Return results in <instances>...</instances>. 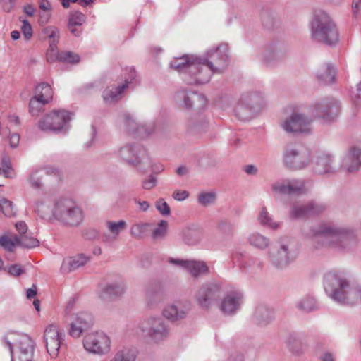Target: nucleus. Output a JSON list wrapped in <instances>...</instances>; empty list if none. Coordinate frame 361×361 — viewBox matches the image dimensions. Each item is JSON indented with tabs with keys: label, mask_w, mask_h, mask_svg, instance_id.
I'll return each instance as SVG.
<instances>
[{
	"label": "nucleus",
	"mask_w": 361,
	"mask_h": 361,
	"mask_svg": "<svg viewBox=\"0 0 361 361\" xmlns=\"http://www.w3.org/2000/svg\"><path fill=\"white\" fill-rule=\"evenodd\" d=\"M323 286L328 297L337 303L354 305L361 302V285H353L349 274L343 270L325 273Z\"/></svg>",
	"instance_id": "f257e3e1"
},
{
	"label": "nucleus",
	"mask_w": 361,
	"mask_h": 361,
	"mask_svg": "<svg viewBox=\"0 0 361 361\" xmlns=\"http://www.w3.org/2000/svg\"><path fill=\"white\" fill-rule=\"evenodd\" d=\"M316 248L333 247L338 250L350 249L357 242L353 229L323 223L306 233Z\"/></svg>",
	"instance_id": "f03ea898"
},
{
	"label": "nucleus",
	"mask_w": 361,
	"mask_h": 361,
	"mask_svg": "<svg viewBox=\"0 0 361 361\" xmlns=\"http://www.w3.org/2000/svg\"><path fill=\"white\" fill-rule=\"evenodd\" d=\"M170 67L183 74L184 80L190 85H201L208 82L211 78L209 68L202 72L201 58L194 55L176 57L170 62Z\"/></svg>",
	"instance_id": "7ed1b4c3"
},
{
	"label": "nucleus",
	"mask_w": 361,
	"mask_h": 361,
	"mask_svg": "<svg viewBox=\"0 0 361 361\" xmlns=\"http://www.w3.org/2000/svg\"><path fill=\"white\" fill-rule=\"evenodd\" d=\"M311 37L320 43L333 46L339 40L338 28L329 15L324 11H317L311 23Z\"/></svg>",
	"instance_id": "20e7f679"
},
{
	"label": "nucleus",
	"mask_w": 361,
	"mask_h": 361,
	"mask_svg": "<svg viewBox=\"0 0 361 361\" xmlns=\"http://www.w3.org/2000/svg\"><path fill=\"white\" fill-rule=\"evenodd\" d=\"M51 214L55 219L70 227L80 225L85 216L82 209L68 198L57 200L51 209Z\"/></svg>",
	"instance_id": "39448f33"
},
{
	"label": "nucleus",
	"mask_w": 361,
	"mask_h": 361,
	"mask_svg": "<svg viewBox=\"0 0 361 361\" xmlns=\"http://www.w3.org/2000/svg\"><path fill=\"white\" fill-rule=\"evenodd\" d=\"M310 150L300 145H288L283 153L284 166L292 169H302L310 164Z\"/></svg>",
	"instance_id": "423d86ee"
},
{
	"label": "nucleus",
	"mask_w": 361,
	"mask_h": 361,
	"mask_svg": "<svg viewBox=\"0 0 361 361\" xmlns=\"http://www.w3.org/2000/svg\"><path fill=\"white\" fill-rule=\"evenodd\" d=\"M228 64V46L221 44L207 51L206 56L201 58L202 72L207 68L211 71V75L215 73H221Z\"/></svg>",
	"instance_id": "0eeeda50"
},
{
	"label": "nucleus",
	"mask_w": 361,
	"mask_h": 361,
	"mask_svg": "<svg viewBox=\"0 0 361 361\" xmlns=\"http://www.w3.org/2000/svg\"><path fill=\"white\" fill-rule=\"evenodd\" d=\"M11 354V361H32L33 341L26 334L18 335L13 342L8 338H4Z\"/></svg>",
	"instance_id": "6e6552de"
},
{
	"label": "nucleus",
	"mask_w": 361,
	"mask_h": 361,
	"mask_svg": "<svg viewBox=\"0 0 361 361\" xmlns=\"http://www.w3.org/2000/svg\"><path fill=\"white\" fill-rule=\"evenodd\" d=\"M140 329L143 336L154 343H159L166 339L169 335V326L161 317H153L144 320L140 324Z\"/></svg>",
	"instance_id": "1a4fd4ad"
},
{
	"label": "nucleus",
	"mask_w": 361,
	"mask_h": 361,
	"mask_svg": "<svg viewBox=\"0 0 361 361\" xmlns=\"http://www.w3.org/2000/svg\"><path fill=\"white\" fill-rule=\"evenodd\" d=\"M71 113L65 110L53 111L39 121V128L45 132L61 133L68 128Z\"/></svg>",
	"instance_id": "9d476101"
},
{
	"label": "nucleus",
	"mask_w": 361,
	"mask_h": 361,
	"mask_svg": "<svg viewBox=\"0 0 361 361\" xmlns=\"http://www.w3.org/2000/svg\"><path fill=\"white\" fill-rule=\"evenodd\" d=\"M111 338L103 331L87 334L83 338V346L90 353L104 355L111 351Z\"/></svg>",
	"instance_id": "9b49d317"
},
{
	"label": "nucleus",
	"mask_w": 361,
	"mask_h": 361,
	"mask_svg": "<svg viewBox=\"0 0 361 361\" xmlns=\"http://www.w3.org/2000/svg\"><path fill=\"white\" fill-rule=\"evenodd\" d=\"M118 156L125 162L135 167L140 168L142 165H149L145 149L137 144H126L118 150Z\"/></svg>",
	"instance_id": "f8f14e48"
},
{
	"label": "nucleus",
	"mask_w": 361,
	"mask_h": 361,
	"mask_svg": "<svg viewBox=\"0 0 361 361\" xmlns=\"http://www.w3.org/2000/svg\"><path fill=\"white\" fill-rule=\"evenodd\" d=\"M270 263L276 269L287 267L293 260L288 243L284 240L276 242L267 252Z\"/></svg>",
	"instance_id": "ddd939ff"
},
{
	"label": "nucleus",
	"mask_w": 361,
	"mask_h": 361,
	"mask_svg": "<svg viewBox=\"0 0 361 361\" xmlns=\"http://www.w3.org/2000/svg\"><path fill=\"white\" fill-rule=\"evenodd\" d=\"M222 292V284L212 281L202 286L197 291L195 298L200 306L209 308L218 300Z\"/></svg>",
	"instance_id": "4468645a"
},
{
	"label": "nucleus",
	"mask_w": 361,
	"mask_h": 361,
	"mask_svg": "<svg viewBox=\"0 0 361 361\" xmlns=\"http://www.w3.org/2000/svg\"><path fill=\"white\" fill-rule=\"evenodd\" d=\"M222 292V284L212 281L202 286L197 291L195 298L200 306L209 308L218 300Z\"/></svg>",
	"instance_id": "2eb2a0df"
},
{
	"label": "nucleus",
	"mask_w": 361,
	"mask_h": 361,
	"mask_svg": "<svg viewBox=\"0 0 361 361\" xmlns=\"http://www.w3.org/2000/svg\"><path fill=\"white\" fill-rule=\"evenodd\" d=\"M262 98L253 93L243 94L238 101L235 107V115L242 120L249 119L255 109L261 105Z\"/></svg>",
	"instance_id": "dca6fc26"
},
{
	"label": "nucleus",
	"mask_w": 361,
	"mask_h": 361,
	"mask_svg": "<svg viewBox=\"0 0 361 361\" xmlns=\"http://www.w3.org/2000/svg\"><path fill=\"white\" fill-rule=\"evenodd\" d=\"M340 106L338 102L333 98H324L318 102L313 109L315 117L324 122L334 121L338 115Z\"/></svg>",
	"instance_id": "f3484780"
},
{
	"label": "nucleus",
	"mask_w": 361,
	"mask_h": 361,
	"mask_svg": "<svg viewBox=\"0 0 361 361\" xmlns=\"http://www.w3.org/2000/svg\"><path fill=\"white\" fill-rule=\"evenodd\" d=\"M311 123L304 114L294 113L281 123V127L287 133H306L311 130Z\"/></svg>",
	"instance_id": "a211bd4d"
},
{
	"label": "nucleus",
	"mask_w": 361,
	"mask_h": 361,
	"mask_svg": "<svg viewBox=\"0 0 361 361\" xmlns=\"http://www.w3.org/2000/svg\"><path fill=\"white\" fill-rule=\"evenodd\" d=\"M63 336L64 335L54 324H50L46 328L44 338L47 352L51 357L55 358L58 356Z\"/></svg>",
	"instance_id": "6ab92c4d"
},
{
	"label": "nucleus",
	"mask_w": 361,
	"mask_h": 361,
	"mask_svg": "<svg viewBox=\"0 0 361 361\" xmlns=\"http://www.w3.org/2000/svg\"><path fill=\"white\" fill-rule=\"evenodd\" d=\"M176 102L186 109L194 108L197 110L204 109L207 104V98L202 94L195 92H178L176 94Z\"/></svg>",
	"instance_id": "aec40b11"
},
{
	"label": "nucleus",
	"mask_w": 361,
	"mask_h": 361,
	"mask_svg": "<svg viewBox=\"0 0 361 361\" xmlns=\"http://www.w3.org/2000/svg\"><path fill=\"white\" fill-rule=\"evenodd\" d=\"M135 77V71L133 68H130L129 78L125 80L124 83L118 86L106 87L102 92V98L105 103L110 104L119 101L125 90L130 87Z\"/></svg>",
	"instance_id": "412c9836"
},
{
	"label": "nucleus",
	"mask_w": 361,
	"mask_h": 361,
	"mask_svg": "<svg viewBox=\"0 0 361 361\" xmlns=\"http://www.w3.org/2000/svg\"><path fill=\"white\" fill-rule=\"evenodd\" d=\"M127 286L123 281H114L105 283L102 288L99 298L104 301H114L121 298Z\"/></svg>",
	"instance_id": "4be33fe9"
},
{
	"label": "nucleus",
	"mask_w": 361,
	"mask_h": 361,
	"mask_svg": "<svg viewBox=\"0 0 361 361\" xmlns=\"http://www.w3.org/2000/svg\"><path fill=\"white\" fill-rule=\"evenodd\" d=\"M92 324L93 319L90 314L78 313L70 324L68 334L73 338H79L84 331L92 327Z\"/></svg>",
	"instance_id": "5701e85b"
},
{
	"label": "nucleus",
	"mask_w": 361,
	"mask_h": 361,
	"mask_svg": "<svg viewBox=\"0 0 361 361\" xmlns=\"http://www.w3.org/2000/svg\"><path fill=\"white\" fill-rule=\"evenodd\" d=\"M242 300L243 294L240 291H231L222 299L220 310L226 314H233L240 309Z\"/></svg>",
	"instance_id": "b1692460"
},
{
	"label": "nucleus",
	"mask_w": 361,
	"mask_h": 361,
	"mask_svg": "<svg viewBox=\"0 0 361 361\" xmlns=\"http://www.w3.org/2000/svg\"><path fill=\"white\" fill-rule=\"evenodd\" d=\"M239 269L247 274H254L261 271L264 263L262 259L257 256L252 255H240L238 259Z\"/></svg>",
	"instance_id": "393cba45"
},
{
	"label": "nucleus",
	"mask_w": 361,
	"mask_h": 361,
	"mask_svg": "<svg viewBox=\"0 0 361 361\" xmlns=\"http://www.w3.org/2000/svg\"><path fill=\"white\" fill-rule=\"evenodd\" d=\"M313 168L315 173L318 174L334 173L338 170L337 166L329 154L319 153L313 160Z\"/></svg>",
	"instance_id": "a878e982"
},
{
	"label": "nucleus",
	"mask_w": 361,
	"mask_h": 361,
	"mask_svg": "<svg viewBox=\"0 0 361 361\" xmlns=\"http://www.w3.org/2000/svg\"><path fill=\"white\" fill-rule=\"evenodd\" d=\"M123 122L126 130L131 134L139 137H145L151 133L152 129H149L146 125L139 124L133 116L128 114L123 115Z\"/></svg>",
	"instance_id": "bb28decb"
},
{
	"label": "nucleus",
	"mask_w": 361,
	"mask_h": 361,
	"mask_svg": "<svg viewBox=\"0 0 361 361\" xmlns=\"http://www.w3.org/2000/svg\"><path fill=\"white\" fill-rule=\"evenodd\" d=\"M89 260L90 258L83 254L66 257L62 262L60 271L63 274H68L81 267H83L89 262Z\"/></svg>",
	"instance_id": "cd10ccee"
},
{
	"label": "nucleus",
	"mask_w": 361,
	"mask_h": 361,
	"mask_svg": "<svg viewBox=\"0 0 361 361\" xmlns=\"http://www.w3.org/2000/svg\"><path fill=\"white\" fill-rule=\"evenodd\" d=\"M106 226L109 233H104L102 240L104 243H109L118 238L120 233L126 228V222L123 220L118 221H107Z\"/></svg>",
	"instance_id": "c85d7f7f"
},
{
	"label": "nucleus",
	"mask_w": 361,
	"mask_h": 361,
	"mask_svg": "<svg viewBox=\"0 0 361 361\" xmlns=\"http://www.w3.org/2000/svg\"><path fill=\"white\" fill-rule=\"evenodd\" d=\"M189 309L183 307L181 304H172L167 305L163 310V315L167 319L176 322L184 319Z\"/></svg>",
	"instance_id": "c756f323"
},
{
	"label": "nucleus",
	"mask_w": 361,
	"mask_h": 361,
	"mask_svg": "<svg viewBox=\"0 0 361 361\" xmlns=\"http://www.w3.org/2000/svg\"><path fill=\"white\" fill-rule=\"evenodd\" d=\"M336 69L330 63H324L319 66L316 75L319 81L324 85L331 84L336 78Z\"/></svg>",
	"instance_id": "7c9ffc66"
},
{
	"label": "nucleus",
	"mask_w": 361,
	"mask_h": 361,
	"mask_svg": "<svg viewBox=\"0 0 361 361\" xmlns=\"http://www.w3.org/2000/svg\"><path fill=\"white\" fill-rule=\"evenodd\" d=\"M360 165L361 149L360 148L353 147L344 158L343 166L348 172H353L357 170Z\"/></svg>",
	"instance_id": "2f4dec72"
},
{
	"label": "nucleus",
	"mask_w": 361,
	"mask_h": 361,
	"mask_svg": "<svg viewBox=\"0 0 361 361\" xmlns=\"http://www.w3.org/2000/svg\"><path fill=\"white\" fill-rule=\"evenodd\" d=\"M253 319L258 325H267L274 319V311L264 305L257 306Z\"/></svg>",
	"instance_id": "473e14b6"
},
{
	"label": "nucleus",
	"mask_w": 361,
	"mask_h": 361,
	"mask_svg": "<svg viewBox=\"0 0 361 361\" xmlns=\"http://www.w3.org/2000/svg\"><path fill=\"white\" fill-rule=\"evenodd\" d=\"M247 241L251 247L258 250H265L271 243L269 238L257 231L250 233L247 237Z\"/></svg>",
	"instance_id": "72a5a7b5"
},
{
	"label": "nucleus",
	"mask_w": 361,
	"mask_h": 361,
	"mask_svg": "<svg viewBox=\"0 0 361 361\" xmlns=\"http://www.w3.org/2000/svg\"><path fill=\"white\" fill-rule=\"evenodd\" d=\"M185 269L195 278L207 274L209 272L208 266L203 261L188 260Z\"/></svg>",
	"instance_id": "f704fd0d"
},
{
	"label": "nucleus",
	"mask_w": 361,
	"mask_h": 361,
	"mask_svg": "<svg viewBox=\"0 0 361 361\" xmlns=\"http://www.w3.org/2000/svg\"><path fill=\"white\" fill-rule=\"evenodd\" d=\"M202 232L199 229L188 227L182 231L183 241L188 245H197L202 239Z\"/></svg>",
	"instance_id": "c9c22d12"
},
{
	"label": "nucleus",
	"mask_w": 361,
	"mask_h": 361,
	"mask_svg": "<svg viewBox=\"0 0 361 361\" xmlns=\"http://www.w3.org/2000/svg\"><path fill=\"white\" fill-rule=\"evenodd\" d=\"M296 307L302 312H310L318 309V305L313 296L306 295L296 303Z\"/></svg>",
	"instance_id": "e433bc0d"
},
{
	"label": "nucleus",
	"mask_w": 361,
	"mask_h": 361,
	"mask_svg": "<svg viewBox=\"0 0 361 361\" xmlns=\"http://www.w3.org/2000/svg\"><path fill=\"white\" fill-rule=\"evenodd\" d=\"M146 298L150 304L160 302L163 298L161 286L157 283L149 285L146 289Z\"/></svg>",
	"instance_id": "4c0bfd02"
},
{
	"label": "nucleus",
	"mask_w": 361,
	"mask_h": 361,
	"mask_svg": "<svg viewBox=\"0 0 361 361\" xmlns=\"http://www.w3.org/2000/svg\"><path fill=\"white\" fill-rule=\"evenodd\" d=\"M259 223L264 227L276 230L280 224L273 220L272 216L267 212L265 207H262L257 217Z\"/></svg>",
	"instance_id": "58836bf2"
},
{
	"label": "nucleus",
	"mask_w": 361,
	"mask_h": 361,
	"mask_svg": "<svg viewBox=\"0 0 361 361\" xmlns=\"http://www.w3.org/2000/svg\"><path fill=\"white\" fill-rule=\"evenodd\" d=\"M52 89L46 82H42L36 87V94L35 97L38 98L41 102L47 104L52 98Z\"/></svg>",
	"instance_id": "ea45409f"
},
{
	"label": "nucleus",
	"mask_w": 361,
	"mask_h": 361,
	"mask_svg": "<svg viewBox=\"0 0 361 361\" xmlns=\"http://www.w3.org/2000/svg\"><path fill=\"white\" fill-rule=\"evenodd\" d=\"M286 56V51L282 47L271 48L265 56V61L268 64L281 61Z\"/></svg>",
	"instance_id": "a19ab883"
},
{
	"label": "nucleus",
	"mask_w": 361,
	"mask_h": 361,
	"mask_svg": "<svg viewBox=\"0 0 361 361\" xmlns=\"http://www.w3.org/2000/svg\"><path fill=\"white\" fill-rule=\"evenodd\" d=\"M14 239L17 245L21 246L25 248H33L39 246V241L33 237H30L26 235H21L14 236Z\"/></svg>",
	"instance_id": "79ce46f5"
},
{
	"label": "nucleus",
	"mask_w": 361,
	"mask_h": 361,
	"mask_svg": "<svg viewBox=\"0 0 361 361\" xmlns=\"http://www.w3.org/2000/svg\"><path fill=\"white\" fill-rule=\"evenodd\" d=\"M290 216L293 219H305L310 217L307 203L294 204Z\"/></svg>",
	"instance_id": "37998d69"
},
{
	"label": "nucleus",
	"mask_w": 361,
	"mask_h": 361,
	"mask_svg": "<svg viewBox=\"0 0 361 361\" xmlns=\"http://www.w3.org/2000/svg\"><path fill=\"white\" fill-rule=\"evenodd\" d=\"M108 361H135V356L128 349L117 351Z\"/></svg>",
	"instance_id": "c03bdc74"
},
{
	"label": "nucleus",
	"mask_w": 361,
	"mask_h": 361,
	"mask_svg": "<svg viewBox=\"0 0 361 361\" xmlns=\"http://www.w3.org/2000/svg\"><path fill=\"white\" fill-rule=\"evenodd\" d=\"M42 33L49 39V44L55 43L58 44L60 39V32L59 28L54 26H49L42 30Z\"/></svg>",
	"instance_id": "a18cd8bd"
},
{
	"label": "nucleus",
	"mask_w": 361,
	"mask_h": 361,
	"mask_svg": "<svg viewBox=\"0 0 361 361\" xmlns=\"http://www.w3.org/2000/svg\"><path fill=\"white\" fill-rule=\"evenodd\" d=\"M290 194H301L306 191L305 183L303 180H289Z\"/></svg>",
	"instance_id": "49530a36"
},
{
	"label": "nucleus",
	"mask_w": 361,
	"mask_h": 361,
	"mask_svg": "<svg viewBox=\"0 0 361 361\" xmlns=\"http://www.w3.org/2000/svg\"><path fill=\"white\" fill-rule=\"evenodd\" d=\"M216 199V194L214 192H201L198 196V202L204 207L214 204Z\"/></svg>",
	"instance_id": "de8ad7c7"
},
{
	"label": "nucleus",
	"mask_w": 361,
	"mask_h": 361,
	"mask_svg": "<svg viewBox=\"0 0 361 361\" xmlns=\"http://www.w3.org/2000/svg\"><path fill=\"white\" fill-rule=\"evenodd\" d=\"M271 190L279 194H290L289 180L276 181L271 185Z\"/></svg>",
	"instance_id": "09e8293b"
},
{
	"label": "nucleus",
	"mask_w": 361,
	"mask_h": 361,
	"mask_svg": "<svg viewBox=\"0 0 361 361\" xmlns=\"http://www.w3.org/2000/svg\"><path fill=\"white\" fill-rule=\"evenodd\" d=\"M47 60L49 63L60 61L61 52L59 51L57 44H50L46 54Z\"/></svg>",
	"instance_id": "8fccbe9b"
},
{
	"label": "nucleus",
	"mask_w": 361,
	"mask_h": 361,
	"mask_svg": "<svg viewBox=\"0 0 361 361\" xmlns=\"http://www.w3.org/2000/svg\"><path fill=\"white\" fill-rule=\"evenodd\" d=\"M0 208L4 214L6 216L11 217L16 214L13 202L4 197L0 198Z\"/></svg>",
	"instance_id": "3c124183"
},
{
	"label": "nucleus",
	"mask_w": 361,
	"mask_h": 361,
	"mask_svg": "<svg viewBox=\"0 0 361 361\" xmlns=\"http://www.w3.org/2000/svg\"><path fill=\"white\" fill-rule=\"evenodd\" d=\"M39 173H41V172L39 169H35L32 171L30 176L29 183L30 184V186L34 189H41L42 188V175Z\"/></svg>",
	"instance_id": "603ef678"
},
{
	"label": "nucleus",
	"mask_w": 361,
	"mask_h": 361,
	"mask_svg": "<svg viewBox=\"0 0 361 361\" xmlns=\"http://www.w3.org/2000/svg\"><path fill=\"white\" fill-rule=\"evenodd\" d=\"M85 20L86 17L82 13L75 11L70 14L68 24L71 25V26L77 25L81 27Z\"/></svg>",
	"instance_id": "864d4df0"
},
{
	"label": "nucleus",
	"mask_w": 361,
	"mask_h": 361,
	"mask_svg": "<svg viewBox=\"0 0 361 361\" xmlns=\"http://www.w3.org/2000/svg\"><path fill=\"white\" fill-rule=\"evenodd\" d=\"M168 222L165 220H161L152 232V237L154 239L162 238L165 236L167 231Z\"/></svg>",
	"instance_id": "5fc2aeb1"
},
{
	"label": "nucleus",
	"mask_w": 361,
	"mask_h": 361,
	"mask_svg": "<svg viewBox=\"0 0 361 361\" xmlns=\"http://www.w3.org/2000/svg\"><path fill=\"white\" fill-rule=\"evenodd\" d=\"M307 206L310 216L318 215L323 212L326 209L325 205L315 201L307 202Z\"/></svg>",
	"instance_id": "6e6d98bb"
},
{
	"label": "nucleus",
	"mask_w": 361,
	"mask_h": 361,
	"mask_svg": "<svg viewBox=\"0 0 361 361\" xmlns=\"http://www.w3.org/2000/svg\"><path fill=\"white\" fill-rule=\"evenodd\" d=\"M80 57L71 51L61 52L60 62L74 63L78 62Z\"/></svg>",
	"instance_id": "4d7b16f0"
},
{
	"label": "nucleus",
	"mask_w": 361,
	"mask_h": 361,
	"mask_svg": "<svg viewBox=\"0 0 361 361\" xmlns=\"http://www.w3.org/2000/svg\"><path fill=\"white\" fill-rule=\"evenodd\" d=\"M45 104L41 102V101L37 98L33 97L31 98L29 103V111L32 115H37L42 106Z\"/></svg>",
	"instance_id": "13d9d810"
},
{
	"label": "nucleus",
	"mask_w": 361,
	"mask_h": 361,
	"mask_svg": "<svg viewBox=\"0 0 361 361\" xmlns=\"http://www.w3.org/2000/svg\"><path fill=\"white\" fill-rule=\"evenodd\" d=\"M156 209L162 216H169L171 214L170 207L167 202L163 199L159 198L155 204Z\"/></svg>",
	"instance_id": "bf43d9fd"
},
{
	"label": "nucleus",
	"mask_w": 361,
	"mask_h": 361,
	"mask_svg": "<svg viewBox=\"0 0 361 361\" xmlns=\"http://www.w3.org/2000/svg\"><path fill=\"white\" fill-rule=\"evenodd\" d=\"M0 245L5 250L11 252L17 244L14 238L12 240L6 235H3L0 237Z\"/></svg>",
	"instance_id": "052dcab7"
},
{
	"label": "nucleus",
	"mask_w": 361,
	"mask_h": 361,
	"mask_svg": "<svg viewBox=\"0 0 361 361\" xmlns=\"http://www.w3.org/2000/svg\"><path fill=\"white\" fill-rule=\"evenodd\" d=\"M188 129L190 132H201L204 130L207 126V123L205 121H201L200 123H195L193 121L190 120L187 123Z\"/></svg>",
	"instance_id": "680f3d73"
},
{
	"label": "nucleus",
	"mask_w": 361,
	"mask_h": 361,
	"mask_svg": "<svg viewBox=\"0 0 361 361\" xmlns=\"http://www.w3.org/2000/svg\"><path fill=\"white\" fill-rule=\"evenodd\" d=\"M157 178L154 175L151 174L142 180V188L144 190H149L154 188L157 185Z\"/></svg>",
	"instance_id": "e2e57ef3"
},
{
	"label": "nucleus",
	"mask_w": 361,
	"mask_h": 361,
	"mask_svg": "<svg viewBox=\"0 0 361 361\" xmlns=\"http://www.w3.org/2000/svg\"><path fill=\"white\" fill-rule=\"evenodd\" d=\"M21 32L24 37L29 40L32 36V28L27 20H22Z\"/></svg>",
	"instance_id": "0e129e2a"
},
{
	"label": "nucleus",
	"mask_w": 361,
	"mask_h": 361,
	"mask_svg": "<svg viewBox=\"0 0 361 361\" xmlns=\"http://www.w3.org/2000/svg\"><path fill=\"white\" fill-rule=\"evenodd\" d=\"M35 212L43 219L49 217V207L42 202L37 204Z\"/></svg>",
	"instance_id": "69168bd1"
},
{
	"label": "nucleus",
	"mask_w": 361,
	"mask_h": 361,
	"mask_svg": "<svg viewBox=\"0 0 361 361\" xmlns=\"http://www.w3.org/2000/svg\"><path fill=\"white\" fill-rule=\"evenodd\" d=\"M145 225L134 224L130 228V235L135 238H140L142 235Z\"/></svg>",
	"instance_id": "338daca9"
},
{
	"label": "nucleus",
	"mask_w": 361,
	"mask_h": 361,
	"mask_svg": "<svg viewBox=\"0 0 361 361\" xmlns=\"http://www.w3.org/2000/svg\"><path fill=\"white\" fill-rule=\"evenodd\" d=\"M189 196V192L186 190H175L172 195L173 199L177 201H183Z\"/></svg>",
	"instance_id": "774afa93"
}]
</instances>
